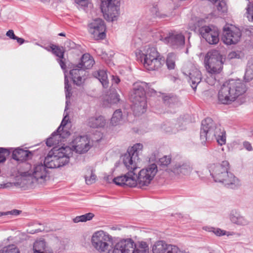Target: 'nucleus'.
Segmentation results:
<instances>
[{"mask_svg":"<svg viewBox=\"0 0 253 253\" xmlns=\"http://www.w3.org/2000/svg\"><path fill=\"white\" fill-rule=\"evenodd\" d=\"M65 95H66V107L65 109V113L67 111V110L68 109V104L70 103V97L71 95L70 91L71 90V86L69 84V81L67 79V75H66V73H65Z\"/></svg>","mask_w":253,"mask_h":253,"instance_id":"473e14b6","label":"nucleus"},{"mask_svg":"<svg viewBox=\"0 0 253 253\" xmlns=\"http://www.w3.org/2000/svg\"><path fill=\"white\" fill-rule=\"evenodd\" d=\"M244 78L246 82H250L253 79V61L249 62Z\"/></svg>","mask_w":253,"mask_h":253,"instance_id":"f704fd0d","label":"nucleus"},{"mask_svg":"<svg viewBox=\"0 0 253 253\" xmlns=\"http://www.w3.org/2000/svg\"><path fill=\"white\" fill-rule=\"evenodd\" d=\"M72 147L76 152L82 154L86 152L90 147L89 140L86 136H78L72 142Z\"/></svg>","mask_w":253,"mask_h":253,"instance_id":"a211bd4d","label":"nucleus"},{"mask_svg":"<svg viewBox=\"0 0 253 253\" xmlns=\"http://www.w3.org/2000/svg\"><path fill=\"white\" fill-rule=\"evenodd\" d=\"M204 63L206 70L211 76L219 74L221 71L222 62L221 56L216 50H211L207 53Z\"/></svg>","mask_w":253,"mask_h":253,"instance_id":"1a4fd4ad","label":"nucleus"},{"mask_svg":"<svg viewBox=\"0 0 253 253\" xmlns=\"http://www.w3.org/2000/svg\"><path fill=\"white\" fill-rule=\"evenodd\" d=\"M59 36H65V34L63 33H59L58 34Z\"/></svg>","mask_w":253,"mask_h":253,"instance_id":"680f3d73","label":"nucleus"},{"mask_svg":"<svg viewBox=\"0 0 253 253\" xmlns=\"http://www.w3.org/2000/svg\"><path fill=\"white\" fill-rule=\"evenodd\" d=\"M182 72L184 75L188 77V82L192 88L195 90L202 78L200 71L195 66L190 64L183 68Z\"/></svg>","mask_w":253,"mask_h":253,"instance_id":"4468645a","label":"nucleus"},{"mask_svg":"<svg viewBox=\"0 0 253 253\" xmlns=\"http://www.w3.org/2000/svg\"><path fill=\"white\" fill-rule=\"evenodd\" d=\"M217 236H222L225 234V231L222 230L219 228H215L213 230V232Z\"/></svg>","mask_w":253,"mask_h":253,"instance_id":"09e8293b","label":"nucleus"},{"mask_svg":"<svg viewBox=\"0 0 253 253\" xmlns=\"http://www.w3.org/2000/svg\"><path fill=\"white\" fill-rule=\"evenodd\" d=\"M84 178L86 183L90 185L95 182L96 176L92 169H88L84 175Z\"/></svg>","mask_w":253,"mask_h":253,"instance_id":"c9c22d12","label":"nucleus"},{"mask_svg":"<svg viewBox=\"0 0 253 253\" xmlns=\"http://www.w3.org/2000/svg\"><path fill=\"white\" fill-rule=\"evenodd\" d=\"M91 244L100 253H110L113 239L111 236L103 231H96L92 236Z\"/></svg>","mask_w":253,"mask_h":253,"instance_id":"0eeeda50","label":"nucleus"},{"mask_svg":"<svg viewBox=\"0 0 253 253\" xmlns=\"http://www.w3.org/2000/svg\"><path fill=\"white\" fill-rule=\"evenodd\" d=\"M209 1H217V0H209Z\"/></svg>","mask_w":253,"mask_h":253,"instance_id":"338daca9","label":"nucleus"},{"mask_svg":"<svg viewBox=\"0 0 253 253\" xmlns=\"http://www.w3.org/2000/svg\"><path fill=\"white\" fill-rule=\"evenodd\" d=\"M45 248V242L43 240L37 241L33 246L34 253H46Z\"/></svg>","mask_w":253,"mask_h":253,"instance_id":"2f4dec72","label":"nucleus"},{"mask_svg":"<svg viewBox=\"0 0 253 253\" xmlns=\"http://www.w3.org/2000/svg\"><path fill=\"white\" fill-rule=\"evenodd\" d=\"M8 153V151L6 149L0 148V163H2L5 161L6 156Z\"/></svg>","mask_w":253,"mask_h":253,"instance_id":"49530a36","label":"nucleus"},{"mask_svg":"<svg viewBox=\"0 0 253 253\" xmlns=\"http://www.w3.org/2000/svg\"><path fill=\"white\" fill-rule=\"evenodd\" d=\"M243 146L248 151L252 150V147L250 143L248 141H245L243 143Z\"/></svg>","mask_w":253,"mask_h":253,"instance_id":"864d4df0","label":"nucleus"},{"mask_svg":"<svg viewBox=\"0 0 253 253\" xmlns=\"http://www.w3.org/2000/svg\"><path fill=\"white\" fill-rule=\"evenodd\" d=\"M163 129L166 132L168 133H175L178 131L177 128H175L171 125H169L168 126H164Z\"/></svg>","mask_w":253,"mask_h":253,"instance_id":"de8ad7c7","label":"nucleus"},{"mask_svg":"<svg viewBox=\"0 0 253 253\" xmlns=\"http://www.w3.org/2000/svg\"><path fill=\"white\" fill-rule=\"evenodd\" d=\"M171 161V158L169 156H164L159 159V164L162 166H167Z\"/></svg>","mask_w":253,"mask_h":253,"instance_id":"c03bdc74","label":"nucleus"},{"mask_svg":"<svg viewBox=\"0 0 253 253\" xmlns=\"http://www.w3.org/2000/svg\"><path fill=\"white\" fill-rule=\"evenodd\" d=\"M113 182L117 185H126L129 187L136 186V182L135 180V172L128 171L124 175H122L113 179Z\"/></svg>","mask_w":253,"mask_h":253,"instance_id":"aec40b11","label":"nucleus"},{"mask_svg":"<svg viewBox=\"0 0 253 253\" xmlns=\"http://www.w3.org/2000/svg\"><path fill=\"white\" fill-rule=\"evenodd\" d=\"M94 64L92 57L88 53L84 54L81 58V62L78 64V67L85 69L91 68Z\"/></svg>","mask_w":253,"mask_h":253,"instance_id":"bb28decb","label":"nucleus"},{"mask_svg":"<svg viewBox=\"0 0 253 253\" xmlns=\"http://www.w3.org/2000/svg\"><path fill=\"white\" fill-rule=\"evenodd\" d=\"M93 213L89 212L81 216H77L73 219V221H87L90 220L94 217Z\"/></svg>","mask_w":253,"mask_h":253,"instance_id":"4c0bfd02","label":"nucleus"},{"mask_svg":"<svg viewBox=\"0 0 253 253\" xmlns=\"http://www.w3.org/2000/svg\"><path fill=\"white\" fill-rule=\"evenodd\" d=\"M119 95L117 93H113L112 95V97H113V99H111L110 103H116L119 101Z\"/></svg>","mask_w":253,"mask_h":253,"instance_id":"8fccbe9b","label":"nucleus"},{"mask_svg":"<svg viewBox=\"0 0 253 253\" xmlns=\"http://www.w3.org/2000/svg\"><path fill=\"white\" fill-rule=\"evenodd\" d=\"M167 98H165V101H167Z\"/></svg>","mask_w":253,"mask_h":253,"instance_id":"774afa93","label":"nucleus"},{"mask_svg":"<svg viewBox=\"0 0 253 253\" xmlns=\"http://www.w3.org/2000/svg\"><path fill=\"white\" fill-rule=\"evenodd\" d=\"M176 55L173 53H169L167 56L166 65L169 70L174 69L175 66Z\"/></svg>","mask_w":253,"mask_h":253,"instance_id":"72a5a7b5","label":"nucleus"},{"mask_svg":"<svg viewBox=\"0 0 253 253\" xmlns=\"http://www.w3.org/2000/svg\"><path fill=\"white\" fill-rule=\"evenodd\" d=\"M6 35L9 37V38L11 39H13V40H14L15 38H16V36L15 35L14 33V32L13 30H8L6 34Z\"/></svg>","mask_w":253,"mask_h":253,"instance_id":"3c124183","label":"nucleus"},{"mask_svg":"<svg viewBox=\"0 0 253 253\" xmlns=\"http://www.w3.org/2000/svg\"><path fill=\"white\" fill-rule=\"evenodd\" d=\"M158 172V167L155 164H152L141 169L137 174L135 173L136 186L143 188L148 186Z\"/></svg>","mask_w":253,"mask_h":253,"instance_id":"6e6552de","label":"nucleus"},{"mask_svg":"<svg viewBox=\"0 0 253 253\" xmlns=\"http://www.w3.org/2000/svg\"><path fill=\"white\" fill-rule=\"evenodd\" d=\"M202 37L210 44H215L219 42V31L213 26H203L200 29Z\"/></svg>","mask_w":253,"mask_h":253,"instance_id":"f3484780","label":"nucleus"},{"mask_svg":"<svg viewBox=\"0 0 253 253\" xmlns=\"http://www.w3.org/2000/svg\"><path fill=\"white\" fill-rule=\"evenodd\" d=\"M50 48L51 49L52 53L59 58V59H58V62L59 63L61 68L63 70H64L65 69L66 65L62 60L64 58L63 50L55 45H52L50 46Z\"/></svg>","mask_w":253,"mask_h":253,"instance_id":"c85d7f7f","label":"nucleus"},{"mask_svg":"<svg viewBox=\"0 0 253 253\" xmlns=\"http://www.w3.org/2000/svg\"><path fill=\"white\" fill-rule=\"evenodd\" d=\"M135 243L131 239L123 240L115 246L112 253H134Z\"/></svg>","mask_w":253,"mask_h":253,"instance_id":"6ab92c4d","label":"nucleus"},{"mask_svg":"<svg viewBox=\"0 0 253 253\" xmlns=\"http://www.w3.org/2000/svg\"><path fill=\"white\" fill-rule=\"evenodd\" d=\"M172 100V98H169L168 99V102L170 103Z\"/></svg>","mask_w":253,"mask_h":253,"instance_id":"0e129e2a","label":"nucleus"},{"mask_svg":"<svg viewBox=\"0 0 253 253\" xmlns=\"http://www.w3.org/2000/svg\"><path fill=\"white\" fill-rule=\"evenodd\" d=\"M241 33L240 30L231 26L224 28L222 40L226 44L230 45L237 43L240 39Z\"/></svg>","mask_w":253,"mask_h":253,"instance_id":"dca6fc26","label":"nucleus"},{"mask_svg":"<svg viewBox=\"0 0 253 253\" xmlns=\"http://www.w3.org/2000/svg\"><path fill=\"white\" fill-rule=\"evenodd\" d=\"M120 0H101V9L108 21L116 20L119 16Z\"/></svg>","mask_w":253,"mask_h":253,"instance_id":"9d476101","label":"nucleus"},{"mask_svg":"<svg viewBox=\"0 0 253 253\" xmlns=\"http://www.w3.org/2000/svg\"><path fill=\"white\" fill-rule=\"evenodd\" d=\"M192 170L191 166L186 163H176L171 169V171L175 175L179 176L188 175Z\"/></svg>","mask_w":253,"mask_h":253,"instance_id":"5701e85b","label":"nucleus"},{"mask_svg":"<svg viewBox=\"0 0 253 253\" xmlns=\"http://www.w3.org/2000/svg\"><path fill=\"white\" fill-rule=\"evenodd\" d=\"M153 253H178L179 248L174 245L167 244L164 241L156 242L153 246Z\"/></svg>","mask_w":253,"mask_h":253,"instance_id":"412c9836","label":"nucleus"},{"mask_svg":"<svg viewBox=\"0 0 253 253\" xmlns=\"http://www.w3.org/2000/svg\"><path fill=\"white\" fill-rule=\"evenodd\" d=\"M217 3L216 5L217 10L219 12L224 13L227 11V6L225 2L223 0H217L216 1H212Z\"/></svg>","mask_w":253,"mask_h":253,"instance_id":"ea45409f","label":"nucleus"},{"mask_svg":"<svg viewBox=\"0 0 253 253\" xmlns=\"http://www.w3.org/2000/svg\"><path fill=\"white\" fill-rule=\"evenodd\" d=\"M68 121V115L66 113L56 131L53 132L51 136L47 139L46 142L47 146L51 147L57 145L70 135L68 131L63 129V127L66 125Z\"/></svg>","mask_w":253,"mask_h":253,"instance_id":"f8f14e48","label":"nucleus"},{"mask_svg":"<svg viewBox=\"0 0 253 253\" xmlns=\"http://www.w3.org/2000/svg\"><path fill=\"white\" fill-rule=\"evenodd\" d=\"M239 55L235 51H232L230 52L228 55L229 59H233L235 58H239Z\"/></svg>","mask_w":253,"mask_h":253,"instance_id":"603ef678","label":"nucleus"},{"mask_svg":"<svg viewBox=\"0 0 253 253\" xmlns=\"http://www.w3.org/2000/svg\"><path fill=\"white\" fill-rule=\"evenodd\" d=\"M134 249V253H148V246L145 242L142 241L135 243Z\"/></svg>","mask_w":253,"mask_h":253,"instance_id":"7c9ffc66","label":"nucleus"},{"mask_svg":"<svg viewBox=\"0 0 253 253\" xmlns=\"http://www.w3.org/2000/svg\"><path fill=\"white\" fill-rule=\"evenodd\" d=\"M207 82L211 84V85H212V84H214V82H215V79H212V81H209L208 79H207Z\"/></svg>","mask_w":253,"mask_h":253,"instance_id":"13d9d810","label":"nucleus"},{"mask_svg":"<svg viewBox=\"0 0 253 253\" xmlns=\"http://www.w3.org/2000/svg\"><path fill=\"white\" fill-rule=\"evenodd\" d=\"M22 212L21 211L18 210H13L10 211H8L6 212L0 211V217L3 216H7V215H18Z\"/></svg>","mask_w":253,"mask_h":253,"instance_id":"79ce46f5","label":"nucleus"},{"mask_svg":"<svg viewBox=\"0 0 253 253\" xmlns=\"http://www.w3.org/2000/svg\"><path fill=\"white\" fill-rule=\"evenodd\" d=\"M208 169L211 175L216 182L222 183L232 189L237 188L241 185L240 180L229 171V164L227 161L210 164Z\"/></svg>","mask_w":253,"mask_h":253,"instance_id":"f257e3e1","label":"nucleus"},{"mask_svg":"<svg viewBox=\"0 0 253 253\" xmlns=\"http://www.w3.org/2000/svg\"><path fill=\"white\" fill-rule=\"evenodd\" d=\"M112 82L113 84H118L120 83V79L118 76L113 75L112 76Z\"/></svg>","mask_w":253,"mask_h":253,"instance_id":"5fc2aeb1","label":"nucleus"},{"mask_svg":"<svg viewBox=\"0 0 253 253\" xmlns=\"http://www.w3.org/2000/svg\"><path fill=\"white\" fill-rule=\"evenodd\" d=\"M215 138L217 143L222 145L226 143L225 132L220 126H216L211 118H207L202 122L200 140L202 144Z\"/></svg>","mask_w":253,"mask_h":253,"instance_id":"7ed1b4c3","label":"nucleus"},{"mask_svg":"<svg viewBox=\"0 0 253 253\" xmlns=\"http://www.w3.org/2000/svg\"><path fill=\"white\" fill-rule=\"evenodd\" d=\"M150 159H152V161H153V160H155L156 159V158H155V156L154 158H150Z\"/></svg>","mask_w":253,"mask_h":253,"instance_id":"69168bd1","label":"nucleus"},{"mask_svg":"<svg viewBox=\"0 0 253 253\" xmlns=\"http://www.w3.org/2000/svg\"><path fill=\"white\" fill-rule=\"evenodd\" d=\"M106 124V121L104 117L102 116L89 117L87 122L88 126L92 128L103 127Z\"/></svg>","mask_w":253,"mask_h":253,"instance_id":"a878e982","label":"nucleus"},{"mask_svg":"<svg viewBox=\"0 0 253 253\" xmlns=\"http://www.w3.org/2000/svg\"><path fill=\"white\" fill-rule=\"evenodd\" d=\"M85 73L83 69L78 67V65L76 68L70 71V74L74 83L77 85H80L84 83L85 80Z\"/></svg>","mask_w":253,"mask_h":253,"instance_id":"b1692460","label":"nucleus"},{"mask_svg":"<svg viewBox=\"0 0 253 253\" xmlns=\"http://www.w3.org/2000/svg\"><path fill=\"white\" fill-rule=\"evenodd\" d=\"M203 229L204 230L209 231V232H213V230L214 229V228L212 227H210V226H204L203 227Z\"/></svg>","mask_w":253,"mask_h":253,"instance_id":"6e6d98bb","label":"nucleus"},{"mask_svg":"<svg viewBox=\"0 0 253 253\" xmlns=\"http://www.w3.org/2000/svg\"><path fill=\"white\" fill-rule=\"evenodd\" d=\"M190 29L192 31H195L196 30V27L195 26H190Z\"/></svg>","mask_w":253,"mask_h":253,"instance_id":"052dcab7","label":"nucleus"},{"mask_svg":"<svg viewBox=\"0 0 253 253\" xmlns=\"http://www.w3.org/2000/svg\"><path fill=\"white\" fill-rule=\"evenodd\" d=\"M73 149L68 146L53 148L45 158V162L50 169L58 168L67 165L72 154Z\"/></svg>","mask_w":253,"mask_h":253,"instance_id":"20e7f679","label":"nucleus"},{"mask_svg":"<svg viewBox=\"0 0 253 253\" xmlns=\"http://www.w3.org/2000/svg\"><path fill=\"white\" fill-rule=\"evenodd\" d=\"M150 11L153 16L155 17H160V14L157 4L153 5L150 8Z\"/></svg>","mask_w":253,"mask_h":253,"instance_id":"a18cd8bd","label":"nucleus"},{"mask_svg":"<svg viewBox=\"0 0 253 253\" xmlns=\"http://www.w3.org/2000/svg\"><path fill=\"white\" fill-rule=\"evenodd\" d=\"M0 253H20L15 245H11L3 247L0 250Z\"/></svg>","mask_w":253,"mask_h":253,"instance_id":"58836bf2","label":"nucleus"},{"mask_svg":"<svg viewBox=\"0 0 253 253\" xmlns=\"http://www.w3.org/2000/svg\"><path fill=\"white\" fill-rule=\"evenodd\" d=\"M88 32L95 40H101L105 38V26L100 18L93 20L88 25Z\"/></svg>","mask_w":253,"mask_h":253,"instance_id":"2eb2a0df","label":"nucleus"},{"mask_svg":"<svg viewBox=\"0 0 253 253\" xmlns=\"http://www.w3.org/2000/svg\"><path fill=\"white\" fill-rule=\"evenodd\" d=\"M144 82H136L133 84V89L130 93V99L132 103V109L135 115L139 116L145 113L147 109Z\"/></svg>","mask_w":253,"mask_h":253,"instance_id":"39448f33","label":"nucleus"},{"mask_svg":"<svg viewBox=\"0 0 253 253\" xmlns=\"http://www.w3.org/2000/svg\"><path fill=\"white\" fill-rule=\"evenodd\" d=\"M141 61L148 70L154 71L161 68L165 59L154 47H146L140 56Z\"/></svg>","mask_w":253,"mask_h":253,"instance_id":"423d86ee","label":"nucleus"},{"mask_svg":"<svg viewBox=\"0 0 253 253\" xmlns=\"http://www.w3.org/2000/svg\"><path fill=\"white\" fill-rule=\"evenodd\" d=\"M14 40H16L17 41V42L20 44H22V43H23L24 42V41H25L23 39L21 38H18L17 37H16V38Z\"/></svg>","mask_w":253,"mask_h":253,"instance_id":"4d7b16f0","label":"nucleus"},{"mask_svg":"<svg viewBox=\"0 0 253 253\" xmlns=\"http://www.w3.org/2000/svg\"><path fill=\"white\" fill-rule=\"evenodd\" d=\"M143 145L141 143H136L131 147L129 148L127 152L134 155L139 156V153L142 150Z\"/></svg>","mask_w":253,"mask_h":253,"instance_id":"e433bc0d","label":"nucleus"},{"mask_svg":"<svg viewBox=\"0 0 253 253\" xmlns=\"http://www.w3.org/2000/svg\"><path fill=\"white\" fill-rule=\"evenodd\" d=\"M44 48H45L46 50H47V51H50V50H51L50 49H51L50 48H50H48V47H44Z\"/></svg>","mask_w":253,"mask_h":253,"instance_id":"e2e57ef3","label":"nucleus"},{"mask_svg":"<svg viewBox=\"0 0 253 253\" xmlns=\"http://www.w3.org/2000/svg\"><path fill=\"white\" fill-rule=\"evenodd\" d=\"M156 36L165 43L168 44L174 49L180 48L185 44V37L181 33H169V36L163 37L161 33Z\"/></svg>","mask_w":253,"mask_h":253,"instance_id":"ddd939ff","label":"nucleus"},{"mask_svg":"<svg viewBox=\"0 0 253 253\" xmlns=\"http://www.w3.org/2000/svg\"><path fill=\"white\" fill-rule=\"evenodd\" d=\"M94 77L98 79L104 88H107L109 85V81L106 71L105 70H99L93 73Z\"/></svg>","mask_w":253,"mask_h":253,"instance_id":"cd10ccee","label":"nucleus"},{"mask_svg":"<svg viewBox=\"0 0 253 253\" xmlns=\"http://www.w3.org/2000/svg\"><path fill=\"white\" fill-rule=\"evenodd\" d=\"M85 0H76V2L78 4H82V2H85Z\"/></svg>","mask_w":253,"mask_h":253,"instance_id":"bf43d9fd","label":"nucleus"},{"mask_svg":"<svg viewBox=\"0 0 253 253\" xmlns=\"http://www.w3.org/2000/svg\"><path fill=\"white\" fill-rule=\"evenodd\" d=\"M49 168L45 162L44 163L38 162L31 166L29 170V175L38 183H44L48 178Z\"/></svg>","mask_w":253,"mask_h":253,"instance_id":"9b49d317","label":"nucleus"},{"mask_svg":"<svg viewBox=\"0 0 253 253\" xmlns=\"http://www.w3.org/2000/svg\"><path fill=\"white\" fill-rule=\"evenodd\" d=\"M246 91V86L241 80H230L224 82L219 89L217 95L218 102L222 104H230Z\"/></svg>","mask_w":253,"mask_h":253,"instance_id":"f03ea898","label":"nucleus"},{"mask_svg":"<svg viewBox=\"0 0 253 253\" xmlns=\"http://www.w3.org/2000/svg\"><path fill=\"white\" fill-rule=\"evenodd\" d=\"M123 164L128 171H134L139 167V156L126 152L122 156Z\"/></svg>","mask_w":253,"mask_h":253,"instance_id":"4be33fe9","label":"nucleus"},{"mask_svg":"<svg viewBox=\"0 0 253 253\" xmlns=\"http://www.w3.org/2000/svg\"><path fill=\"white\" fill-rule=\"evenodd\" d=\"M230 219L233 221L237 220L239 221L244 220V217L241 215L240 213L236 211L231 212L230 214Z\"/></svg>","mask_w":253,"mask_h":253,"instance_id":"37998d69","label":"nucleus"},{"mask_svg":"<svg viewBox=\"0 0 253 253\" xmlns=\"http://www.w3.org/2000/svg\"><path fill=\"white\" fill-rule=\"evenodd\" d=\"M32 156L30 151L20 148L15 149L12 153V158L17 161H26L31 158Z\"/></svg>","mask_w":253,"mask_h":253,"instance_id":"393cba45","label":"nucleus"},{"mask_svg":"<svg viewBox=\"0 0 253 253\" xmlns=\"http://www.w3.org/2000/svg\"><path fill=\"white\" fill-rule=\"evenodd\" d=\"M246 9L248 19L253 21V2H249Z\"/></svg>","mask_w":253,"mask_h":253,"instance_id":"a19ab883","label":"nucleus"},{"mask_svg":"<svg viewBox=\"0 0 253 253\" xmlns=\"http://www.w3.org/2000/svg\"><path fill=\"white\" fill-rule=\"evenodd\" d=\"M124 122V118L121 109L116 110L113 113L111 119L112 125L116 126L122 125Z\"/></svg>","mask_w":253,"mask_h":253,"instance_id":"c756f323","label":"nucleus"}]
</instances>
